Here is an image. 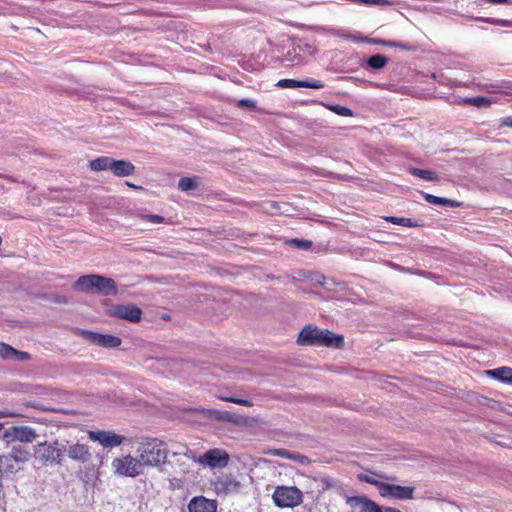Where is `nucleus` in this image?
Returning <instances> with one entry per match:
<instances>
[{
    "mask_svg": "<svg viewBox=\"0 0 512 512\" xmlns=\"http://www.w3.org/2000/svg\"><path fill=\"white\" fill-rule=\"evenodd\" d=\"M297 343L304 346L340 348L344 344V337L328 329H319L318 327L307 325L300 331Z\"/></svg>",
    "mask_w": 512,
    "mask_h": 512,
    "instance_id": "1",
    "label": "nucleus"
},
{
    "mask_svg": "<svg viewBox=\"0 0 512 512\" xmlns=\"http://www.w3.org/2000/svg\"><path fill=\"white\" fill-rule=\"evenodd\" d=\"M74 289L90 292L95 289L104 296L117 295V284L112 278L91 274L78 278L73 285Z\"/></svg>",
    "mask_w": 512,
    "mask_h": 512,
    "instance_id": "2",
    "label": "nucleus"
},
{
    "mask_svg": "<svg viewBox=\"0 0 512 512\" xmlns=\"http://www.w3.org/2000/svg\"><path fill=\"white\" fill-rule=\"evenodd\" d=\"M168 450L164 442L158 439H150L139 447V460L142 466L157 467L167 460Z\"/></svg>",
    "mask_w": 512,
    "mask_h": 512,
    "instance_id": "3",
    "label": "nucleus"
},
{
    "mask_svg": "<svg viewBox=\"0 0 512 512\" xmlns=\"http://www.w3.org/2000/svg\"><path fill=\"white\" fill-rule=\"evenodd\" d=\"M113 473L118 477L136 478L143 473V466L139 458L132 455L116 457L111 462Z\"/></svg>",
    "mask_w": 512,
    "mask_h": 512,
    "instance_id": "4",
    "label": "nucleus"
},
{
    "mask_svg": "<svg viewBox=\"0 0 512 512\" xmlns=\"http://www.w3.org/2000/svg\"><path fill=\"white\" fill-rule=\"evenodd\" d=\"M272 498L280 508H294L302 503L303 493L295 486H277Z\"/></svg>",
    "mask_w": 512,
    "mask_h": 512,
    "instance_id": "5",
    "label": "nucleus"
},
{
    "mask_svg": "<svg viewBox=\"0 0 512 512\" xmlns=\"http://www.w3.org/2000/svg\"><path fill=\"white\" fill-rule=\"evenodd\" d=\"M200 465L214 468H224L229 462V455L226 451L218 448L210 449L195 459Z\"/></svg>",
    "mask_w": 512,
    "mask_h": 512,
    "instance_id": "6",
    "label": "nucleus"
},
{
    "mask_svg": "<svg viewBox=\"0 0 512 512\" xmlns=\"http://www.w3.org/2000/svg\"><path fill=\"white\" fill-rule=\"evenodd\" d=\"M108 314L112 317L138 323L142 319L143 312L139 307L133 304H118L112 306L108 310Z\"/></svg>",
    "mask_w": 512,
    "mask_h": 512,
    "instance_id": "7",
    "label": "nucleus"
},
{
    "mask_svg": "<svg viewBox=\"0 0 512 512\" xmlns=\"http://www.w3.org/2000/svg\"><path fill=\"white\" fill-rule=\"evenodd\" d=\"M88 436L92 441L98 442L104 448L118 447L126 440L125 436L116 434L113 431H89Z\"/></svg>",
    "mask_w": 512,
    "mask_h": 512,
    "instance_id": "8",
    "label": "nucleus"
},
{
    "mask_svg": "<svg viewBox=\"0 0 512 512\" xmlns=\"http://www.w3.org/2000/svg\"><path fill=\"white\" fill-rule=\"evenodd\" d=\"M213 488L217 495L226 496L239 492L241 483L233 475L227 474L217 477L213 482Z\"/></svg>",
    "mask_w": 512,
    "mask_h": 512,
    "instance_id": "9",
    "label": "nucleus"
},
{
    "mask_svg": "<svg viewBox=\"0 0 512 512\" xmlns=\"http://www.w3.org/2000/svg\"><path fill=\"white\" fill-rule=\"evenodd\" d=\"M414 488L410 486H400L385 483L380 485V495L382 497L393 498L398 500L413 499Z\"/></svg>",
    "mask_w": 512,
    "mask_h": 512,
    "instance_id": "10",
    "label": "nucleus"
},
{
    "mask_svg": "<svg viewBox=\"0 0 512 512\" xmlns=\"http://www.w3.org/2000/svg\"><path fill=\"white\" fill-rule=\"evenodd\" d=\"M36 438V433L33 429L29 427H23V426H12L8 429H6L3 433V440L7 443H11L14 441H20V442H26L30 443L33 442Z\"/></svg>",
    "mask_w": 512,
    "mask_h": 512,
    "instance_id": "11",
    "label": "nucleus"
},
{
    "mask_svg": "<svg viewBox=\"0 0 512 512\" xmlns=\"http://www.w3.org/2000/svg\"><path fill=\"white\" fill-rule=\"evenodd\" d=\"M34 454L36 458L44 462H60V457L62 455L59 449H57L53 444H49L47 442L36 445L34 448Z\"/></svg>",
    "mask_w": 512,
    "mask_h": 512,
    "instance_id": "12",
    "label": "nucleus"
},
{
    "mask_svg": "<svg viewBox=\"0 0 512 512\" xmlns=\"http://www.w3.org/2000/svg\"><path fill=\"white\" fill-rule=\"evenodd\" d=\"M276 86L281 89L286 88H312V89H322L324 88V83L320 80L316 79H308V80H295V79H281L277 82Z\"/></svg>",
    "mask_w": 512,
    "mask_h": 512,
    "instance_id": "13",
    "label": "nucleus"
},
{
    "mask_svg": "<svg viewBox=\"0 0 512 512\" xmlns=\"http://www.w3.org/2000/svg\"><path fill=\"white\" fill-rule=\"evenodd\" d=\"M347 503L359 512H384L376 503L361 496L350 497L347 499Z\"/></svg>",
    "mask_w": 512,
    "mask_h": 512,
    "instance_id": "14",
    "label": "nucleus"
},
{
    "mask_svg": "<svg viewBox=\"0 0 512 512\" xmlns=\"http://www.w3.org/2000/svg\"><path fill=\"white\" fill-rule=\"evenodd\" d=\"M88 338L96 345L105 348H116L121 345V339L109 334H100L97 332H88Z\"/></svg>",
    "mask_w": 512,
    "mask_h": 512,
    "instance_id": "15",
    "label": "nucleus"
},
{
    "mask_svg": "<svg viewBox=\"0 0 512 512\" xmlns=\"http://www.w3.org/2000/svg\"><path fill=\"white\" fill-rule=\"evenodd\" d=\"M215 501L204 497H194L188 504L189 512H216Z\"/></svg>",
    "mask_w": 512,
    "mask_h": 512,
    "instance_id": "16",
    "label": "nucleus"
},
{
    "mask_svg": "<svg viewBox=\"0 0 512 512\" xmlns=\"http://www.w3.org/2000/svg\"><path fill=\"white\" fill-rule=\"evenodd\" d=\"M111 172L114 176L125 177L134 174L135 166L133 163L127 160H115L112 161Z\"/></svg>",
    "mask_w": 512,
    "mask_h": 512,
    "instance_id": "17",
    "label": "nucleus"
},
{
    "mask_svg": "<svg viewBox=\"0 0 512 512\" xmlns=\"http://www.w3.org/2000/svg\"><path fill=\"white\" fill-rule=\"evenodd\" d=\"M68 456L73 460L85 463L90 460L91 453L84 444H74L69 447Z\"/></svg>",
    "mask_w": 512,
    "mask_h": 512,
    "instance_id": "18",
    "label": "nucleus"
},
{
    "mask_svg": "<svg viewBox=\"0 0 512 512\" xmlns=\"http://www.w3.org/2000/svg\"><path fill=\"white\" fill-rule=\"evenodd\" d=\"M486 374L506 384H512V368L503 366L492 370H487Z\"/></svg>",
    "mask_w": 512,
    "mask_h": 512,
    "instance_id": "19",
    "label": "nucleus"
},
{
    "mask_svg": "<svg viewBox=\"0 0 512 512\" xmlns=\"http://www.w3.org/2000/svg\"><path fill=\"white\" fill-rule=\"evenodd\" d=\"M113 158L108 156H102L98 157L94 160H91L89 163V167L92 171H104V170H110L112 166Z\"/></svg>",
    "mask_w": 512,
    "mask_h": 512,
    "instance_id": "20",
    "label": "nucleus"
},
{
    "mask_svg": "<svg viewBox=\"0 0 512 512\" xmlns=\"http://www.w3.org/2000/svg\"><path fill=\"white\" fill-rule=\"evenodd\" d=\"M424 199L426 200V202H428L429 204H433V205H443V206H449L452 208L459 207L461 205L459 202H457L455 200H450L447 198L435 196V195L428 194V193H424Z\"/></svg>",
    "mask_w": 512,
    "mask_h": 512,
    "instance_id": "21",
    "label": "nucleus"
},
{
    "mask_svg": "<svg viewBox=\"0 0 512 512\" xmlns=\"http://www.w3.org/2000/svg\"><path fill=\"white\" fill-rule=\"evenodd\" d=\"M388 63V58L381 54L372 55L367 59V64L374 70L384 68Z\"/></svg>",
    "mask_w": 512,
    "mask_h": 512,
    "instance_id": "22",
    "label": "nucleus"
},
{
    "mask_svg": "<svg viewBox=\"0 0 512 512\" xmlns=\"http://www.w3.org/2000/svg\"><path fill=\"white\" fill-rule=\"evenodd\" d=\"M409 172L416 177L427 181H437L438 175L431 170L419 169V168H410Z\"/></svg>",
    "mask_w": 512,
    "mask_h": 512,
    "instance_id": "23",
    "label": "nucleus"
},
{
    "mask_svg": "<svg viewBox=\"0 0 512 512\" xmlns=\"http://www.w3.org/2000/svg\"><path fill=\"white\" fill-rule=\"evenodd\" d=\"M198 176L194 177H182L179 179L178 188L182 191H189L197 188L198 185Z\"/></svg>",
    "mask_w": 512,
    "mask_h": 512,
    "instance_id": "24",
    "label": "nucleus"
},
{
    "mask_svg": "<svg viewBox=\"0 0 512 512\" xmlns=\"http://www.w3.org/2000/svg\"><path fill=\"white\" fill-rule=\"evenodd\" d=\"M183 412L185 413H208L209 416H232L230 412L227 411H217V410H210V409H198V408H185L183 409Z\"/></svg>",
    "mask_w": 512,
    "mask_h": 512,
    "instance_id": "25",
    "label": "nucleus"
},
{
    "mask_svg": "<svg viewBox=\"0 0 512 512\" xmlns=\"http://www.w3.org/2000/svg\"><path fill=\"white\" fill-rule=\"evenodd\" d=\"M464 103L481 108V107H488L492 104V101L487 97H473V98H466L464 99Z\"/></svg>",
    "mask_w": 512,
    "mask_h": 512,
    "instance_id": "26",
    "label": "nucleus"
},
{
    "mask_svg": "<svg viewBox=\"0 0 512 512\" xmlns=\"http://www.w3.org/2000/svg\"><path fill=\"white\" fill-rule=\"evenodd\" d=\"M386 220L392 224L402 225L405 227H416L417 223L411 219V218H404V217H394L390 216L387 217Z\"/></svg>",
    "mask_w": 512,
    "mask_h": 512,
    "instance_id": "27",
    "label": "nucleus"
},
{
    "mask_svg": "<svg viewBox=\"0 0 512 512\" xmlns=\"http://www.w3.org/2000/svg\"><path fill=\"white\" fill-rule=\"evenodd\" d=\"M380 478L381 479H387L388 477L384 476V475L377 476L375 474H371V475L364 474V475H360L359 476V479L361 481H364V482H367V483H370V484H373V485L377 486L379 491H380V485L384 484L383 481L379 480Z\"/></svg>",
    "mask_w": 512,
    "mask_h": 512,
    "instance_id": "28",
    "label": "nucleus"
},
{
    "mask_svg": "<svg viewBox=\"0 0 512 512\" xmlns=\"http://www.w3.org/2000/svg\"><path fill=\"white\" fill-rule=\"evenodd\" d=\"M327 107L329 110H331L332 112L336 113L339 116H343V117H352L353 116V111L348 107L341 106V105H329Z\"/></svg>",
    "mask_w": 512,
    "mask_h": 512,
    "instance_id": "29",
    "label": "nucleus"
},
{
    "mask_svg": "<svg viewBox=\"0 0 512 512\" xmlns=\"http://www.w3.org/2000/svg\"><path fill=\"white\" fill-rule=\"evenodd\" d=\"M14 353H15V348H13L12 346L4 343V342H0V357L2 359H13L14 358Z\"/></svg>",
    "mask_w": 512,
    "mask_h": 512,
    "instance_id": "30",
    "label": "nucleus"
},
{
    "mask_svg": "<svg viewBox=\"0 0 512 512\" xmlns=\"http://www.w3.org/2000/svg\"><path fill=\"white\" fill-rule=\"evenodd\" d=\"M289 244L294 246V247H296V248L302 249V250H308L312 246V242L311 241L302 240V239H298V238L291 239L289 241Z\"/></svg>",
    "mask_w": 512,
    "mask_h": 512,
    "instance_id": "31",
    "label": "nucleus"
},
{
    "mask_svg": "<svg viewBox=\"0 0 512 512\" xmlns=\"http://www.w3.org/2000/svg\"><path fill=\"white\" fill-rule=\"evenodd\" d=\"M263 453L285 459H288V457H290V452L286 449H268L265 450Z\"/></svg>",
    "mask_w": 512,
    "mask_h": 512,
    "instance_id": "32",
    "label": "nucleus"
},
{
    "mask_svg": "<svg viewBox=\"0 0 512 512\" xmlns=\"http://www.w3.org/2000/svg\"><path fill=\"white\" fill-rule=\"evenodd\" d=\"M288 459L298 462L302 465H306L310 462L308 457L301 455V454L291 453V452H290V457H288Z\"/></svg>",
    "mask_w": 512,
    "mask_h": 512,
    "instance_id": "33",
    "label": "nucleus"
},
{
    "mask_svg": "<svg viewBox=\"0 0 512 512\" xmlns=\"http://www.w3.org/2000/svg\"><path fill=\"white\" fill-rule=\"evenodd\" d=\"M237 106L241 107V108L246 107V108H250V109H255L256 102L252 99L244 98V99L238 100Z\"/></svg>",
    "mask_w": 512,
    "mask_h": 512,
    "instance_id": "34",
    "label": "nucleus"
},
{
    "mask_svg": "<svg viewBox=\"0 0 512 512\" xmlns=\"http://www.w3.org/2000/svg\"><path fill=\"white\" fill-rule=\"evenodd\" d=\"M144 219L148 222L157 223V224L163 223L165 221L163 216L156 215V214L146 215V216H144Z\"/></svg>",
    "mask_w": 512,
    "mask_h": 512,
    "instance_id": "35",
    "label": "nucleus"
},
{
    "mask_svg": "<svg viewBox=\"0 0 512 512\" xmlns=\"http://www.w3.org/2000/svg\"><path fill=\"white\" fill-rule=\"evenodd\" d=\"M484 21L487 22V23H490V24L500 25V26H503V27L510 26V22L508 20H504V19L487 18Z\"/></svg>",
    "mask_w": 512,
    "mask_h": 512,
    "instance_id": "36",
    "label": "nucleus"
},
{
    "mask_svg": "<svg viewBox=\"0 0 512 512\" xmlns=\"http://www.w3.org/2000/svg\"><path fill=\"white\" fill-rule=\"evenodd\" d=\"M31 358L30 354L28 352L19 351L15 349L14 358L20 361H26Z\"/></svg>",
    "mask_w": 512,
    "mask_h": 512,
    "instance_id": "37",
    "label": "nucleus"
},
{
    "mask_svg": "<svg viewBox=\"0 0 512 512\" xmlns=\"http://www.w3.org/2000/svg\"><path fill=\"white\" fill-rule=\"evenodd\" d=\"M30 454L28 452L23 453H14L11 455V458H13L16 462H25L29 459Z\"/></svg>",
    "mask_w": 512,
    "mask_h": 512,
    "instance_id": "38",
    "label": "nucleus"
},
{
    "mask_svg": "<svg viewBox=\"0 0 512 512\" xmlns=\"http://www.w3.org/2000/svg\"><path fill=\"white\" fill-rule=\"evenodd\" d=\"M499 127H510L512 128V116H508V117H505V118H502L500 120V124H499Z\"/></svg>",
    "mask_w": 512,
    "mask_h": 512,
    "instance_id": "39",
    "label": "nucleus"
},
{
    "mask_svg": "<svg viewBox=\"0 0 512 512\" xmlns=\"http://www.w3.org/2000/svg\"><path fill=\"white\" fill-rule=\"evenodd\" d=\"M226 400L229 401V402H233V403H237V404H241V405H246V406H250L251 405L250 401L244 400V399H239V398L231 397V398H227Z\"/></svg>",
    "mask_w": 512,
    "mask_h": 512,
    "instance_id": "40",
    "label": "nucleus"
},
{
    "mask_svg": "<svg viewBox=\"0 0 512 512\" xmlns=\"http://www.w3.org/2000/svg\"><path fill=\"white\" fill-rule=\"evenodd\" d=\"M359 2L368 4V5H378L383 4L385 0H359Z\"/></svg>",
    "mask_w": 512,
    "mask_h": 512,
    "instance_id": "41",
    "label": "nucleus"
},
{
    "mask_svg": "<svg viewBox=\"0 0 512 512\" xmlns=\"http://www.w3.org/2000/svg\"><path fill=\"white\" fill-rule=\"evenodd\" d=\"M220 419L221 420H225L228 423L240 424L242 422V420H244L245 418H231V417H228V418H220Z\"/></svg>",
    "mask_w": 512,
    "mask_h": 512,
    "instance_id": "42",
    "label": "nucleus"
},
{
    "mask_svg": "<svg viewBox=\"0 0 512 512\" xmlns=\"http://www.w3.org/2000/svg\"><path fill=\"white\" fill-rule=\"evenodd\" d=\"M487 1L492 4H506L509 2V0H487Z\"/></svg>",
    "mask_w": 512,
    "mask_h": 512,
    "instance_id": "43",
    "label": "nucleus"
},
{
    "mask_svg": "<svg viewBox=\"0 0 512 512\" xmlns=\"http://www.w3.org/2000/svg\"><path fill=\"white\" fill-rule=\"evenodd\" d=\"M127 186H129L130 188L132 189H135V190H142L143 187L142 186H138V185H135L133 183H130V182H126Z\"/></svg>",
    "mask_w": 512,
    "mask_h": 512,
    "instance_id": "44",
    "label": "nucleus"
},
{
    "mask_svg": "<svg viewBox=\"0 0 512 512\" xmlns=\"http://www.w3.org/2000/svg\"><path fill=\"white\" fill-rule=\"evenodd\" d=\"M0 416H22L21 414H15V413H6V412H0Z\"/></svg>",
    "mask_w": 512,
    "mask_h": 512,
    "instance_id": "45",
    "label": "nucleus"
},
{
    "mask_svg": "<svg viewBox=\"0 0 512 512\" xmlns=\"http://www.w3.org/2000/svg\"><path fill=\"white\" fill-rule=\"evenodd\" d=\"M384 512H401L400 510L394 509V508H385Z\"/></svg>",
    "mask_w": 512,
    "mask_h": 512,
    "instance_id": "46",
    "label": "nucleus"
}]
</instances>
